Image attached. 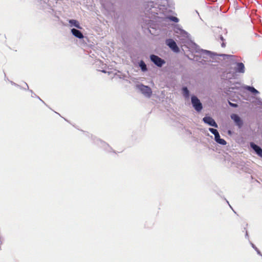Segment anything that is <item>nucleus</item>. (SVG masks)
<instances>
[{
    "label": "nucleus",
    "mask_w": 262,
    "mask_h": 262,
    "mask_svg": "<svg viewBox=\"0 0 262 262\" xmlns=\"http://www.w3.org/2000/svg\"><path fill=\"white\" fill-rule=\"evenodd\" d=\"M191 103L194 109L197 112H200L202 110V104L200 100L196 96H192L191 97Z\"/></svg>",
    "instance_id": "obj_1"
},
{
    "label": "nucleus",
    "mask_w": 262,
    "mask_h": 262,
    "mask_svg": "<svg viewBox=\"0 0 262 262\" xmlns=\"http://www.w3.org/2000/svg\"><path fill=\"white\" fill-rule=\"evenodd\" d=\"M231 118L235 122L236 124L238 125L239 127H242L243 124V122L237 115L234 114H232L231 115Z\"/></svg>",
    "instance_id": "obj_6"
},
{
    "label": "nucleus",
    "mask_w": 262,
    "mask_h": 262,
    "mask_svg": "<svg viewBox=\"0 0 262 262\" xmlns=\"http://www.w3.org/2000/svg\"><path fill=\"white\" fill-rule=\"evenodd\" d=\"M183 94L185 98H188L189 96V92L186 87H184L182 89Z\"/></svg>",
    "instance_id": "obj_13"
},
{
    "label": "nucleus",
    "mask_w": 262,
    "mask_h": 262,
    "mask_svg": "<svg viewBox=\"0 0 262 262\" xmlns=\"http://www.w3.org/2000/svg\"><path fill=\"white\" fill-rule=\"evenodd\" d=\"M139 89L145 96L150 97L151 96L152 91L149 86L141 84L139 86Z\"/></svg>",
    "instance_id": "obj_2"
},
{
    "label": "nucleus",
    "mask_w": 262,
    "mask_h": 262,
    "mask_svg": "<svg viewBox=\"0 0 262 262\" xmlns=\"http://www.w3.org/2000/svg\"><path fill=\"white\" fill-rule=\"evenodd\" d=\"M214 137H215V140L217 143H218L221 145H225L226 144V143H227L226 141L224 139H221L220 138L219 133L216 134Z\"/></svg>",
    "instance_id": "obj_10"
},
{
    "label": "nucleus",
    "mask_w": 262,
    "mask_h": 262,
    "mask_svg": "<svg viewBox=\"0 0 262 262\" xmlns=\"http://www.w3.org/2000/svg\"><path fill=\"white\" fill-rule=\"evenodd\" d=\"M139 66L140 67L142 71L145 72L147 70L146 65L143 60H141L139 62Z\"/></svg>",
    "instance_id": "obj_12"
},
{
    "label": "nucleus",
    "mask_w": 262,
    "mask_h": 262,
    "mask_svg": "<svg viewBox=\"0 0 262 262\" xmlns=\"http://www.w3.org/2000/svg\"><path fill=\"white\" fill-rule=\"evenodd\" d=\"M247 89L253 93H258V92L253 87L248 86Z\"/></svg>",
    "instance_id": "obj_14"
},
{
    "label": "nucleus",
    "mask_w": 262,
    "mask_h": 262,
    "mask_svg": "<svg viewBox=\"0 0 262 262\" xmlns=\"http://www.w3.org/2000/svg\"><path fill=\"white\" fill-rule=\"evenodd\" d=\"M151 60L158 67H161L165 63V61L159 56L155 55L150 56Z\"/></svg>",
    "instance_id": "obj_3"
},
{
    "label": "nucleus",
    "mask_w": 262,
    "mask_h": 262,
    "mask_svg": "<svg viewBox=\"0 0 262 262\" xmlns=\"http://www.w3.org/2000/svg\"><path fill=\"white\" fill-rule=\"evenodd\" d=\"M72 34L76 37L81 39L83 38L82 33L79 30L76 29H72L71 30Z\"/></svg>",
    "instance_id": "obj_8"
},
{
    "label": "nucleus",
    "mask_w": 262,
    "mask_h": 262,
    "mask_svg": "<svg viewBox=\"0 0 262 262\" xmlns=\"http://www.w3.org/2000/svg\"><path fill=\"white\" fill-rule=\"evenodd\" d=\"M209 130L211 133H212L214 135V136H215L216 134L219 133V132H217V130L216 129H214V128H209Z\"/></svg>",
    "instance_id": "obj_15"
},
{
    "label": "nucleus",
    "mask_w": 262,
    "mask_h": 262,
    "mask_svg": "<svg viewBox=\"0 0 262 262\" xmlns=\"http://www.w3.org/2000/svg\"><path fill=\"white\" fill-rule=\"evenodd\" d=\"M203 121L210 126L214 127H217V124L215 121L210 117H205L203 119Z\"/></svg>",
    "instance_id": "obj_5"
},
{
    "label": "nucleus",
    "mask_w": 262,
    "mask_h": 262,
    "mask_svg": "<svg viewBox=\"0 0 262 262\" xmlns=\"http://www.w3.org/2000/svg\"><path fill=\"white\" fill-rule=\"evenodd\" d=\"M236 68L235 69L236 72L238 73H243L245 72L244 64L242 62H239L236 64Z\"/></svg>",
    "instance_id": "obj_9"
},
{
    "label": "nucleus",
    "mask_w": 262,
    "mask_h": 262,
    "mask_svg": "<svg viewBox=\"0 0 262 262\" xmlns=\"http://www.w3.org/2000/svg\"><path fill=\"white\" fill-rule=\"evenodd\" d=\"M229 104H230V105H231V106H234V107H235V106H237V105H236V104H233V103H231V102H230V103H229Z\"/></svg>",
    "instance_id": "obj_18"
},
{
    "label": "nucleus",
    "mask_w": 262,
    "mask_h": 262,
    "mask_svg": "<svg viewBox=\"0 0 262 262\" xmlns=\"http://www.w3.org/2000/svg\"><path fill=\"white\" fill-rule=\"evenodd\" d=\"M166 42L167 45L168 46L169 48H170L174 52H179V48L177 46V43L173 40L171 39H169L166 40Z\"/></svg>",
    "instance_id": "obj_4"
},
{
    "label": "nucleus",
    "mask_w": 262,
    "mask_h": 262,
    "mask_svg": "<svg viewBox=\"0 0 262 262\" xmlns=\"http://www.w3.org/2000/svg\"><path fill=\"white\" fill-rule=\"evenodd\" d=\"M250 146L255 150L259 156L262 158V149L259 146L255 144L253 142L250 143Z\"/></svg>",
    "instance_id": "obj_7"
},
{
    "label": "nucleus",
    "mask_w": 262,
    "mask_h": 262,
    "mask_svg": "<svg viewBox=\"0 0 262 262\" xmlns=\"http://www.w3.org/2000/svg\"><path fill=\"white\" fill-rule=\"evenodd\" d=\"M169 19L174 21V22H176V23H177L179 21V19L177 17H175V16H171L169 17Z\"/></svg>",
    "instance_id": "obj_16"
},
{
    "label": "nucleus",
    "mask_w": 262,
    "mask_h": 262,
    "mask_svg": "<svg viewBox=\"0 0 262 262\" xmlns=\"http://www.w3.org/2000/svg\"><path fill=\"white\" fill-rule=\"evenodd\" d=\"M220 38H221V40L222 41L221 46L223 48H225L226 47V43L224 41V38H223V36H221Z\"/></svg>",
    "instance_id": "obj_17"
},
{
    "label": "nucleus",
    "mask_w": 262,
    "mask_h": 262,
    "mask_svg": "<svg viewBox=\"0 0 262 262\" xmlns=\"http://www.w3.org/2000/svg\"><path fill=\"white\" fill-rule=\"evenodd\" d=\"M69 23L70 24H71L72 26H74V27L78 28V29H81V27L79 25V22L76 20H75V19H70L69 20Z\"/></svg>",
    "instance_id": "obj_11"
},
{
    "label": "nucleus",
    "mask_w": 262,
    "mask_h": 262,
    "mask_svg": "<svg viewBox=\"0 0 262 262\" xmlns=\"http://www.w3.org/2000/svg\"><path fill=\"white\" fill-rule=\"evenodd\" d=\"M257 253L260 254V252L257 250Z\"/></svg>",
    "instance_id": "obj_19"
}]
</instances>
